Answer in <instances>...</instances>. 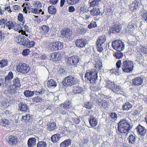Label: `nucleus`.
Segmentation results:
<instances>
[{
  "mask_svg": "<svg viewBox=\"0 0 147 147\" xmlns=\"http://www.w3.org/2000/svg\"><path fill=\"white\" fill-rule=\"evenodd\" d=\"M131 121L129 119H123L118 123L117 130L120 133L127 134L131 128Z\"/></svg>",
  "mask_w": 147,
  "mask_h": 147,
  "instance_id": "obj_1",
  "label": "nucleus"
},
{
  "mask_svg": "<svg viewBox=\"0 0 147 147\" xmlns=\"http://www.w3.org/2000/svg\"><path fill=\"white\" fill-rule=\"evenodd\" d=\"M100 0H90L89 1V7L88 9L92 16H97L100 14V12L98 8H97Z\"/></svg>",
  "mask_w": 147,
  "mask_h": 147,
  "instance_id": "obj_2",
  "label": "nucleus"
},
{
  "mask_svg": "<svg viewBox=\"0 0 147 147\" xmlns=\"http://www.w3.org/2000/svg\"><path fill=\"white\" fill-rule=\"evenodd\" d=\"M97 71L94 68L92 69L90 72H86L85 77L91 83H95L97 80Z\"/></svg>",
  "mask_w": 147,
  "mask_h": 147,
  "instance_id": "obj_3",
  "label": "nucleus"
},
{
  "mask_svg": "<svg viewBox=\"0 0 147 147\" xmlns=\"http://www.w3.org/2000/svg\"><path fill=\"white\" fill-rule=\"evenodd\" d=\"M133 67L134 65L132 61L127 59L123 62L121 68L123 71L130 73L133 69Z\"/></svg>",
  "mask_w": 147,
  "mask_h": 147,
  "instance_id": "obj_4",
  "label": "nucleus"
},
{
  "mask_svg": "<svg viewBox=\"0 0 147 147\" xmlns=\"http://www.w3.org/2000/svg\"><path fill=\"white\" fill-rule=\"evenodd\" d=\"M16 69L18 72L25 74L29 71L30 67L28 64L25 63H20L17 66Z\"/></svg>",
  "mask_w": 147,
  "mask_h": 147,
  "instance_id": "obj_5",
  "label": "nucleus"
},
{
  "mask_svg": "<svg viewBox=\"0 0 147 147\" xmlns=\"http://www.w3.org/2000/svg\"><path fill=\"white\" fill-rule=\"evenodd\" d=\"M106 40L105 35L99 36L96 42V47L98 51L101 52L103 50V45Z\"/></svg>",
  "mask_w": 147,
  "mask_h": 147,
  "instance_id": "obj_6",
  "label": "nucleus"
},
{
  "mask_svg": "<svg viewBox=\"0 0 147 147\" xmlns=\"http://www.w3.org/2000/svg\"><path fill=\"white\" fill-rule=\"evenodd\" d=\"M112 46L113 48L117 51H121L125 48L124 43L120 40H117L112 42Z\"/></svg>",
  "mask_w": 147,
  "mask_h": 147,
  "instance_id": "obj_7",
  "label": "nucleus"
},
{
  "mask_svg": "<svg viewBox=\"0 0 147 147\" xmlns=\"http://www.w3.org/2000/svg\"><path fill=\"white\" fill-rule=\"evenodd\" d=\"M75 82V78L71 76H69L65 77L62 81L63 85L66 87H70L74 85Z\"/></svg>",
  "mask_w": 147,
  "mask_h": 147,
  "instance_id": "obj_8",
  "label": "nucleus"
},
{
  "mask_svg": "<svg viewBox=\"0 0 147 147\" xmlns=\"http://www.w3.org/2000/svg\"><path fill=\"white\" fill-rule=\"evenodd\" d=\"M49 60L57 61L60 60L62 57V54L60 52H56L49 55Z\"/></svg>",
  "mask_w": 147,
  "mask_h": 147,
  "instance_id": "obj_9",
  "label": "nucleus"
},
{
  "mask_svg": "<svg viewBox=\"0 0 147 147\" xmlns=\"http://www.w3.org/2000/svg\"><path fill=\"white\" fill-rule=\"evenodd\" d=\"M79 61V57L77 55H73L68 59L67 64L69 65L75 66Z\"/></svg>",
  "mask_w": 147,
  "mask_h": 147,
  "instance_id": "obj_10",
  "label": "nucleus"
},
{
  "mask_svg": "<svg viewBox=\"0 0 147 147\" xmlns=\"http://www.w3.org/2000/svg\"><path fill=\"white\" fill-rule=\"evenodd\" d=\"M13 77V74L11 71L9 72L7 75L5 77V80H4V83L3 84V87H6L11 82V80L12 79Z\"/></svg>",
  "mask_w": 147,
  "mask_h": 147,
  "instance_id": "obj_11",
  "label": "nucleus"
},
{
  "mask_svg": "<svg viewBox=\"0 0 147 147\" xmlns=\"http://www.w3.org/2000/svg\"><path fill=\"white\" fill-rule=\"evenodd\" d=\"M18 139L17 137L13 136H10L7 139V143L9 145H14L17 144Z\"/></svg>",
  "mask_w": 147,
  "mask_h": 147,
  "instance_id": "obj_12",
  "label": "nucleus"
},
{
  "mask_svg": "<svg viewBox=\"0 0 147 147\" xmlns=\"http://www.w3.org/2000/svg\"><path fill=\"white\" fill-rule=\"evenodd\" d=\"M137 28V25L136 23L134 24L133 23L130 22L127 25V28L126 29V31L132 35L133 34V32Z\"/></svg>",
  "mask_w": 147,
  "mask_h": 147,
  "instance_id": "obj_13",
  "label": "nucleus"
},
{
  "mask_svg": "<svg viewBox=\"0 0 147 147\" xmlns=\"http://www.w3.org/2000/svg\"><path fill=\"white\" fill-rule=\"evenodd\" d=\"M140 0H136L131 3L129 6V8L131 11L136 10L140 6Z\"/></svg>",
  "mask_w": 147,
  "mask_h": 147,
  "instance_id": "obj_14",
  "label": "nucleus"
},
{
  "mask_svg": "<svg viewBox=\"0 0 147 147\" xmlns=\"http://www.w3.org/2000/svg\"><path fill=\"white\" fill-rule=\"evenodd\" d=\"M87 43V41L85 38L78 39L75 42L76 47L80 48L84 47Z\"/></svg>",
  "mask_w": 147,
  "mask_h": 147,
  "instance_id": "obj_15",
  "label": "nucleus"
},
{
  "mask_svg": "<svg viewBox=\"0 0 147 147\" xmlns=\"http://www.w3.org/2000/svg\"><path fill=\"white\" fill-rule=\"evenodd\" d=\"M49 28L47 26L43 25L40 28L39 33L43 37L47 36L46 35L49 32Z\"/></svg>",
  "mask_w": 147,
  "mask_h": 147,
  "instance_id": "obj_16",
  "label": "nucleus"
},
{
  "mask_svg": "<svg viewBox=\"0 0 147 147\" xmlns=\"http://www.w3.org/2000/svg\"><path fill=\"white\" fill-rule=\"evenodd\" d=\"M61 32L63 36L67 38H69L72 34L71 30L68 28L63 29Z\"/></svg>",
  "mask_w": 147,
  "mask_h": 147,
  "instance_id": "obj_17",
  "label": "nucleus"
},
{
  "mask_svg": "<svg viewBox=\"0 0 147 147\" xmlns=\"http://www.w3.org/2000/svg\"><path fill=\"white\" fill-rule=\"evenodd\" d=\"M28 40V38L23 36H20L18 37L16 40V42L21 45H22L25 46V44L27 42V40Z\"/></svg>",
  "mask_w": 147,
  "mask_h": 147,
  "instance_id": "obj_18",
  "label": "nucleus"
},
{
  "mask_svg": "<svg viewBox=\"0 0 147 147\" xmlns=\"http://www.w3.org/2000/svg\"><path fill=\"white\" fill-rule=\"evenodd\" d=\"M143 78L140 77H136L132 81V84L134 86H139L142 84Z\"/></svg>",
  "mask_w": 147,
  "mask_h": 147,
  "instance_id": "obj_19",
  "label": "nucleus"
},
{
  "mask_svg": "<svg viewBox=\"0 0 147 147\" xmlns=\"http://www.w3.org/2000/svg\"><path fill=\"white\" fill-rule=\"evenodd\" d=\"M136 129L138 134L142 136H144L146 134V130L145 128L141 125H138Z\"/></svg>",
  "mask_w": 147,
  "mask_h": 147,
  "instance_id": "obj_20",
  "label": "nucleus"
},
{
  "mask_svg": "<svg viewBox=\"0 0 147 147\" xmlns=\"http://www.w3.org/2000/svg\"><path fill=\"white\" fill-rule=\"evenodd\" d=\"M89 121L91 126L93 127L97 125L98 120L96 117L91 115L89 119Z\"/></svg>",
  "mask_w": 147,
  "mask_h": 147,
  "instance_id": "obj_21",
  "label": "nucleus"
},
{
  "mask_svg": "<svg viewBox=\"0 0 147 147\" xmlns=\"http://www.w3.org/2000/svg\"><path fill=\"white\" fill-rule=\"evenodd\" d=\"M58 42H49L48 44V47L52 51H57V44Z\"/></svg>",
  "mask_w": 147,
  "mask_h": 147,
  "instance_id": "obj_22",
  "label": "nucleus"
},
{
  "mask_svg": "<svg viewBox=\"0 0 147 147\" xmlns=\"http://www.w3.org/2000/svg\"><path fill=\"white\" fill-rule=\"evenodd\" d=\"M121 61L120 60H119L116 63V69H113V72L115 74H118L121 71Z\"/></svg>",
  "mask_w": 147,
  "mask_h": 147,
  "instance_id": "obj_23",
  "label": "nucleus"
},
{
  "mask_svg": "<svg viewBox=\"0 0 147 147\" xmlns=\"http://www.w3.org/2000/svg\"><path fill=\"white\" fill-rule=\"evenodd\" d=\"M95 62V63L94 68L95 69L96 68L97 71L101 70L102 69V65L101 61L99 59H97L96 60Z\"/></svg>",
  "mask_w": 147,
  "mask_h": 147,
  "instance_id": "obj_24",
  "label": "nucleus"
},
{
  "mask_svg": "<svg viewBox=\"0 0 147 147\" xmlns=\"http://www.w3.org/2000/svg\"><path fill=\"white\" fill-rule=\"evenodd\" d=\"M32 37V36L29 35L28 38V40H27V42L25 44V47L27 48H30L33 47L35 44L34 41L30 40V39Z\"/></svg>",
  "mask_w": 147,
  "mask_h": 147,
  "instance_id": "obj_25",
  "label": "nucleus"
},
{
  "mask_svg": "<svg viewBox=\"0 0 147 147\" xmlns=\"http://www.w3.org/2000/svg\"><path fill=\"white\" fill-rule=\"evenodd\" d=\"M121 30V28L120 26L118 24H116L110 30L111 32L115 33L116 32H118Z\"/></svg>",
  "mask_w": 147,
  "mask_h": 147,
  "instance_id": "obj_26",
  "label": "nucleus"
},
{
  "mask_svg": "<svg viewBox=\"0 0 147 147\" xmlns=\"http://www.w3.org/2000/svg\"><path fill=\"white\" fill-rule=\"evenodd\" d=\"M48 86L51 88H55L57 85V83L56 81L52 79L49 80L47 82Z\"/></svg>",
  "mask_w": 147,
  "mask_h": 147,
  "instance_id": "obj_27",
  "label": "nucleus"
},
{
  "mask_svg": "<svg viewBox=\"0 0 147 147\" xmlns=\"http://www.w3.org/2000/svg\"><path fill=\"white\" fill-rule=\"evenodd\" d=\"M62 106L63 107L64 109H70L72 106L71 102L69 101H67L63 104L59 105V107H61Z\"/></svg>",
  "mask_w": 147,
  "mask_h": 147,
  "instance_id": "obj_28",
  "label": "nucleus"
},
{
  "mask_svg": "<svg viewBox=\"0 0 147 147\" xmlns=\"http://www.w3.org/2000/svg\"><path fill=\"white\" fill-rule=\"evenodd\" d=\"M71 139H67L62 142L60 144V147H66L71 145Z\"/></svg>",
  "mask_w": 147,
  "mask_h": 147,
  "instance_id": "obj_29",
  "label": "nucleus"
},
{
  "mask_svg": "<svg viewBox=\"0 0 147 147\" xmlns=\"http://www.w3.org/2000/svg\"><path fill=\"white\" fill-rule=\"evenodd\" d=\"M129 145H135L136 143V138L135 136L131 134L128 138Z\"/></svg>",
  "mask_w": 147,
  "mask_h": 147,
  "instance_id": "obj_30",
  "label": "nucleus"
},
{
  "mask_svg": "<svg viewBox=\"0 0 147 147\" xmlns=\"http://www.w3.org/2000/svg\"><path fill=\"white\" fill-rule=\"evenodd\" d=\"M19 108L22 112H27L29 111V108L25 104L20 103L19 104Z\"/></svg>",
  "mask_w": 147,
  "mask_h": 147,
  "instance_id": "obj_31",
  "label": "nucleus"
},
{
  "mask_svg": "<svg viewBox=\"0 0 147 147\" xmlns=\"http://www.w3.org/2000/svg\"><path fill=\"white\" fill-rule=\"evenodd\" d=\"M36 139L34 138H30L28 142V145L29 147L34 146L36 144Z\"/></svg>",
  "mask_w": 147,
  "mask_h": 147,
  "instance_id": "obj_32",
  "label": "nucleus"
},
{
  "mask_svg": "<svg viewBox=\"0 0 147 147\" xmlns=\"http://www.w3.org/2000/svg\"><path fill=\"white\" fill-rule=\"evenodd\" d=\"M57 128V127L56 126V123L53 122H50L47 128L49 131L55 130Z\"/></svg>",
  "mask_w": 147,
  "mask_h": 147,
  "instance_id": "obj_33",
  "label": "nucleus"
},
{
  "mask_svg": "<svg viewBox=\"0 0 147 147\" xmlns=\"http://www.w3.org/2000/svg\"><path fill=\"white\" fill-rule=\"evenodd\" d=\"M135 55L136 57V61L138 63H140L143 59V57H142V55L140 52L138 51H137Z\"/></svg>",
  "mask_w": 147,
  "mask_h": 147,
  "instance_id": "obj_34",
  "label": "nucleus"
},
{
  "mask_svg": "<svg viewBox=\"0 0 147 147\" xmlns=\"http://www.w3.org/2000/svg\"><path fill=\"white\" fill-rule=\"evenodd\" d=\"M98 105L101 108H106L109 105V102L103 100L101 101L98 102Z\"/></svg>",
  "mask_w": 147,
  "mask_h": 147,
  "instance_id": "obj_35",
  "label": "nucleus"
},
{
  "mask_svg": "<svg viewBox=\"0 0 147 147\" xmlns=\"http://www.w3.org/2000/svg\"><path fill=\"white\" fill-rule=\"evenodd\" d=\"M112 90L116 93L119 94H121V92H122L123 90L119 86H117L115 84V86L113 88Z\"/></svg>",
  "mask_w": 147,
  "mask_h": 147,
  "instance_id": "obj_36",
  "label": "nucleus"
},
{
  "mask_svg": "<svg viewBox=\"0 0 147 147\" xmlns=\"http://www.w3.org/2000/svg\"><path fill=\"white\" fill-rule=\"evenodd\" d=\"M132 107V105L129 102H126L122 106V109L124 111H128Z\"/></svg>",
  "mask_w": 147,
  "mask_h": 147,
  "instance_id": "obj_37",
  "label": "nucleus"
},
{
  "mask_svg": "<svg viewBox=\"0 0 147 147\" xmlns=\"http://www.w3.org/2000/svg\"><path fill=\"white\" fill-rule=\"evenodd\" d=\"M84 91L82 87L78 86L74 88V92L76 94H83Z\"/></svg>",
  "mask_w": 147,
  "mask_h": 147,
  "instance_id": "obj_38",
  "label": "nucleus"
},
{
  "mask_svg": "<svg viewBox=\"0 0 147 147\" xmlns=\"http://www.w3.org/2000/svg\"><path fill=\"white\" fill-rule=\"evenodd\" d=\"M60 135L57 134L52 136L51 138V141L53 142H56L58 141L60 138Z\"/></svg>",
  "mask_w": 147,
  "mask_h": 147,
  "instance_id": "obj_39",
  "label": "nucleus"
},
{
  "mask_svg": "<svg viewBox=\"0 0 147 147\" xmlns=\"http://www.w3.org/2000/svg\"><path fill=\"white\" fill-rule=\"evenodd\" d=\"M115 86V84L113 82L109 80L107 81L105 87L109 89L112 90L113 88Z\"/></svg>",
  "mask_w": 147,
  "mask_h": 147,
  "instance_id": "obj_40",
  "label": "nucleus"
},
{
  "mask_svg": "<svg viewBox=\"0 0 147 147\" xmlns=\"http://www.w3.org/2000/svg\"><path fill=\"white\" fill-rule=\"evenodd\" d=\"M48 12L51 14H55L56 11L55 7L53 6H50L48 7Z\"/></svg>",
  "mask_w": 147,
  "mask_h": 147,
  "instance_id": "obj_41",
  "label": "nucleus"
},
{
  "mask_svg": "<svg viewBox=\"0 0 147 147\" xmlns=\"http://www.w3.org/2000/svg\"><path fill=\"white\" fill-rule=\"evenodd\" d=\"M29 4L28 3H26L23 4L22 6L23 7V11L26 13H27V11L30 10Z\"/></svg>",
  "mask_w": 147,
  "mask_h": 147,
  "instance_id": "obj_42",
  "label": "nucleus"
},
{
  "mask_svg": "<svg viewBox=\"0 0 147 147\" xmlns=\"http://www.w3.org/2000/svg\"><path fill=\"white\" fill-rule=\"evenodd\" d=\"M32 100L33 102L41 103L44 100V99L39 96H37L33 98Z\"/></svg>",
  "mask_w": 147,
  "mask_h": 147,
  "instance_id": "obj_43",
  "label": "nucleus"
},
{
  "mask_svg": "<svg viewBox=\"0 0 147 147\" xmlns=\"http://www.w3.org/2000/svg\"><path fill=\"white\" fill-rule=\"evenodd\" d=\"M15 23L16 22H15L9 21L8 22L5 24V26L10 30L13 29Z\"/></svg>",
  "mask_w": 147,
  "mask_h": 147,
  "instance_id": "obj_44",
  "label": "nucleus"
},
{
  "mask_svg": "<svg viewBox=\"0 0 147 147\" xmlns=\"http://www.w3.org/2000/svg\"><path fill=\"white\" fill-rule=\"evenodd\" d=\"M34 91H31L29 90H26L24 92V94L26 97H30L32 96L34 94Z\"/></svg>",
  "mask_w": 147,
  "mask_h": 147,
  "instance_id": "obj_45",
  "label": "nucleus"
},
{
  "mask_svg": "<svg viewBox=\"0 0 147 147\" xmlns=\"http://www.w3.org/2000/svg\"><path fill=\"white\" fill-rule=\"evenodd\" d=\"M1 106L3 108H7L9 106L10 103L7 100H4L1 102Z\"/></svg>",
  "mask_w": 147,
  "mask_h": 147,
  "instance_id": "obj_46",
  "label": "nucleus"
},
{
  "mask_svg": "<svg viewBox=\"0 0 147 147\" xmlns=\"http://www.w3.org/2000/svg\"><path fill=\"white\" fill-rule=\"evenodd\" d=\"M13 29L15 30L20 32L21 30H22V27L21 26H20L19 24L15 23Z\"/></svg>",
  "mask_w": 147,
  "mask_h": 147,
  "instance_id": "obj_47",
  "label": "nucleus"
},
{
  "mask_svg": "<svg viewBox=\"0 0 147 147\" xmlns=\"http://www.w3.org/2000/svg\"><path fill=\"white\" fill-rule=\"evenodd\" d=\"M13 85L16 87H19L20 86V83L19 79L18 78H14L13 80Z\"/></svg>",
  "mask_w": 147,
  "mask_h": 147,
  "instance_id": "obj_48",
  "label": "nucleus"
},
{
  "mask_svg": "<svg viewBox=\"0 0 147 147\" xmlns=\"http://www.w3.org/2000/svg\"><path fill=\"white\" fill-rule=\"evenodd\" d=\"M110 120L114 122L116 121L117 118V115L115 113H113L110 115Z\"/></svg>",
  "mask_w": 147,
  "mask_h": 147,
  "instance_id": "obj_49",
  "label": "nucleus"
},
{
  "mask_svg": "<svg viewBox=\"0 0 147 147\" xmlns=\"http://www.w3.org/2000/svg\"><path fill=\"white\" fill-rule=\"evenodd\" d=\"M9 124V121L6 119H3L0 121V124L5 127H7Z\"/></svg>",
  "mask_w": 147,
  "mask_h": 147,
  "instance_id": "obj_50",
  "label": "nucleus"
},
{
  "mask_svg": "<svg viewBox=\"0 0 147 147\" xmlns=\"http://www.w3.org/2000/svg\"><path fill=\"white\" fill-rule=\"evenodd\" d=\"M8 61L7 59H2L0 61V67L3 68L7 65Z\"/></svg>",
  "mask_w": 147,
  "mask_h": 147,
  "instance_id": "obj_51",
  "label": "nucleus"
},
{
  "mask_svg": "<svg viewBox=\"0 0 147 147\" xmlns=\"http://www.w3.org/2000/svg\"><path fill=\"white\" fill-rule=\"evenodd\" d=\"M121 51H117L115 52V57L116 59H120L123 56V54L121 52Z\"/></svg>",
  "mask_w": 147,
  "mask_h": 147,
  "instance_id": "obj_52",
  "label": "nucleus"
},
{
  "mask_svg": "<svg viewBox=\"0 0 147 147\" xmlns=\"http://www.w3.org/2000/svg\"><path fill=\"white\" fill-rule=\"evenodd\" d=\"M33 4L35 7L37 8H40L42 7L41 3L39 1H35L34 2Z\"/></svg>",
  "mask_w": 147,
  "mask_h": 147,
  "instance_id": "obj_53",
  "label": "nucleus"
},
{
  "mask_svg": "<svg viewBox=\"0 0 147 147\" xmlns=\"http://www.w3.org/2000/svg\"><path fill=\"white\" fill-rule=\"evenodd\" d=\"M80 0H67L66 2L69 5H75L79 2Z\"/></svg>",
  "mask_w": 147,
  "mask_h": 147,
  "instance_id": "obj_54",
  "label": "nucleus"
},
{
  "mask_svg": "<svg viewBox=\"0 0 147 147\" xmlns=\"http://www.w3.org/2000/svg\"><path fill=\"white\" fill-rule=\"evenodd\" d=\"M23 18V15L22 13H19L18 16V19L19 21L21 22L20 24L22 26H23V25L24 24Z\"/></svg>",
  "mask_w": 147,
  "mask_h": 147,
  "instance_id": "obj_55",
  "label": "nucleus"
},
{
  "mask_svg": "<svg viewBox=\"0 0 147 147\" xmlns=\"http://www.w3.org/2000/svg\"><path fill=\"white\" fill-rule=\"evenodd\" d=\"M88 142V139L87 138H84L82 140V142L81 143V145L82 146L84 147L86 146Z\"/></svg>",
  "mask_w": 147,
  "mask_h": 147,
  "instance_id": "obj_56",
  "label": "nucleus"
},
{
  "mask_svg": "<svg viewBox=\"0 0 147 147\" xmlns=\"http://www.w3.org/2000/svg\"><path fill=\"white\" fill-rule=\"evenodd\" d=\"M8 22V20L7 19H1L0 20V25L2 26V27L3 26H5V24L7 23Z\"/></svg>",
  "mask_w": 147,
  "mask_h": 147,
  "instance_id": "obj_57",
  "label": "nucleus"
},
{
  "mask_svg": "<svg viewBox=\"0 0 147 147\" xmlns=\"http://www.w3.org/2000/svg\"><path fill=\"white\" fill-rule=\"evenodd\" d=\"M97 24L95 21H92L90 24L88 25V28L89 29H91L93 28L96 27Z\"/></svg>",
  "mask_w": 147,
  "mask_h": 147,
  "instance_id": "obj_58",
  "label": "nucleus"
},
{
  "mask_svg": "<svg viewBox=\"0 0 147 147\" xmlns=\"http://www.w3.org/2000/svg\"><path fill=\"white\" fill-rule=\"evenodd\" d=\"M46 142L44 141L39 142L37 144V147H46Z\"/></svg>",
  "mask_w": 147,
  "mask_h": 147,
  "instance_id": "obj_59",
  "label": "nucleus"
},
{
  "mask_svg": "<svg viewBox=\"0 0 147 147\" xmlns=\"http://www.w3.org/2000/svg\"><path fill=\"white\" fill-rule=\"evenodd\" d=\"M140 50L142 53L146 54L147 53V47L146 46H141L139 48Z\"/></svg>",
  "mask_w": 147,
  "mask_h": 147,
  "instance_id": "obj_60",
  "label": "nucleus"
},
{
  "mask_svg": "<svg viewBox=\"0 0 147 147\" xmlns=\"http://www.w3.org/2000/svg\"><path fill=\"white\" fill-rule=\"evenodd\" d=\"M97 96L94 93H92L90 94V100L93 102L92 103L94 100L97 99Z\"/></svg>",
  "mask_w": 147,
  "mask_h": 147,
  "instance_id": "obj_61",
  "label": "nucleus"
},
{
  "mask_svg": "<svg viewBox=\"0 0 147 147\" xmlns=\"http://www.w3.org/2000/svg\"><path fill=\"white\" fill-rule=\"evenodd\" d=\"M57 44V51L58 50H61L63 47V43L62 42H58Z\"/></svg>",
  "mask_w": 147,
  "mask_h": 147,
  "instance_id": "obj_62",
  "label": "nucleus"
},
{
  "mask_svg": "<svg viewBox=\"0 0 147 147\" xmlns=\"http://www.w3.org/2000/svg\"><path fill=\"white\" fill-rule=\"evenodd\" d=\"M30 11L33 13L37 14H39L40 12L39 9L36 8H31Z\"/></svg>",
  "mask_w": 147,
  "mask_h": 147,
  "instance_id": "obj_63",
  "label": "nucleus"
},
{
  "mask_svg": "<svg viewBox=\"0 0 147 147\" xmlns=\"http://www.w3.org/2000/svg\"><path fill=\"white\" fill-rule=\"evenodd\" d=\"M92 103L91 102H88L84 105V106L87 108L90 109L92 107Z\"/></svg>",
  "mask_w": 147,
  "mask_h": 147,
  "instance_id": "obj_64",
  "label": "nucleus"
}]
</instances>
